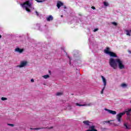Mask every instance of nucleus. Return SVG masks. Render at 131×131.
<instances>
[{
  "label": "nucleus",
  "instance_id": "1",
  "mask_svg": "<svg viewBox=\"0 0 131 131\" xmlns=\"http://www.w3.org/2000/svg\"><path fill=\"white\" fill-rule=\"evenodd\" d=\"M109 64L111 67H112L115 70L117 69V65L120 70L124 69L125 68L124 64H123V61L119 58L114 59L113 57H111L109 60Z\"/></svg>",
  "mask_w": 131,
  "mask_h": 131
},
{
  "label": "nucleus",
  "instance_id": "2",
  "mask_svg": "<svg viewBox=\"0 0 131 131\" xmlns=\"http://www.w3.org/2000/svg\"><path fill=\"white\" fill-rule=\"evenodd\" d=\"M130 112H131V108H126L125 110V111L122 113H120L118 114L116 116V119L119 122V123H121V118L125 114H126V115L127 116H130Z\"/></svg>",
  "mask_w": 131,
  "mask_h": 131
},
{
  "label": "nucleus",
  "instance_id": "3",
  "mask_svg": "<svg viewBox=\"0 0 131 131\" xmlns=\"http://www.w3.org/2000/svg\"><path fill=\"white\" fill-rule=\"evenodd\" d=\"M32 1L33 0H27L23 4H20L21 7L25 9L27 12L30 13L31 10H30L28 8H31L32 7Z\"/></svg>",
  "mask_w": 131,
  "mask_h": 131
},
{
  "label": "nucleus",
  "instance_id": "4",
  "mask_svg": "<svg viewBox=\"0 0 131 131\" xmlns=\"http://www.w3.org/2000/svg\"><path fill=\"white\" fill-rule=\"evenodd\" d=\"M83 123H84L85 125H87L89 127V129L85 131H98V130L95 129L96 126L93 125V123L90 122L89 120L84 121Z\"/></svg>",
  "mask_w": 131,
  "mask_h": 131
},
{
  "label": "nucleus",
  "instance_id": "5",
  "mask_svg": "<svg viewBox=\"0 0 131 131\" xmlns=\"http://www.w3.org/2000/svg\"><path fill=\"white\" fill-rule=\"evenodd\" d=\"M101 78H102V81L103 82L104 87L103 88V89L101 92V95H103V94H104V91L105 90V89L106 88V85L107 84V80H106V78H105V77H104V76H101Z\"/></svg>",
  "mask_w": 131,
  "mask_h": 131
},
{
  "label": "nucleus",
  "instance_id": "6",
  "mask_svg": "<svg viewBox=\"0 0 131 131\" xmlns=\"http://www.w3.org/2000/svg\"><path fill=\"white\" fill-rule=\"evenodd\" d=\"M34 29H37V30H39L40 31H42L43 28L41 27V26L39 24H37L34 25L33 27Z\"/></svg>",
  "mask_w": 131,
  "mask_h": 131
},
{
  "label": "nucleus",
  "instance_id": "7",
  "mask_svg": "<svg viewBox=\"0 0 131 131\" xmlns=\"http://www.w3.org/2000/svg\"><path fill=\"white\" fill-rule=\"evenodd\" d=\"M26 65H27V61H23L20 62V64L18 66V67H19V68H22L23 67H25Z\"/></svg>",
  "mask_w": 131,
  "mask_h": 131
},
{
  "label": "nucleus",
  "instance_id": "8",
  "mask_svg": "<svg viewBox=\"0 0 131 131\" xmlns=\"http://www.w3.org/2000/svg\"><path fill=\"white\" fill-rule=\"evenodd\" d=\"M104 110L105 111H107L110 114H112L113 115H116L117 112L115 111H112L111 110H109L108 108H105Z\"/></svg>",
  "mask_w": 131,
  "mask_h": 131
},
{
  "label": "nucleus",
  "instance_id": "9",
  "mask_svg": "<svg viewBox=\"0 0 131 131\" xmlns=\"http://www.w3.org/2000/svg\"><path fill=\"white\" fill-rule=\"evenodd\" d=\"M73 55L75 58H77V57H79V54L78 53V50H74L73 52Z\"/></svg>",
  "mask_w": 131,
  "mask_h": 131
},
{
  "label": "nucleus",
  "instance_id": "10",
  "mask_svg": "<svg viewBox=\"0 0 131 131\" xmlns=\"http://www.w3.org/2000/svg\"><path fill=\"white\" fill-rule=\"evenodd\" d=\"M24 51V49H21L19 48H16L15 49V52H16L17 53H19V54L23 53Z\"/></svg>",
  "mask_w": 131,
  "mask_h": 131
},
{
  "label": "nucleus",
  "instance_id": "11",
  "mask_svg": "<svg viewBox=\"0 0 131 131\" xmlns=\"http://www.w3.org/2000/svg\"><path fill=\"white\" fill-rule=\"evenodd\" d=\"M46 20L48 22H50V21H53V20H54V17L52 15H49L48 17H46Z\"/></svg>",
  "mask_w": 131,
  "mask_h": 131
},
{
  "label": "nucleus",
  "instance_id": "12",
  "mask_svg": "<svg viewBox=\"0 0 131 131\" xmlns=\"http://www.w3.org/2000/svg\"><path fill=\"white\" fill-rule=\"evenodd\" d=\"M109 56H110V57H113V58H117V55H116V53L113 52H111V53H110V54H108Z\"/></svg>",
  "mask_w": 131,
  "mask_h": 131
},
{
  "label": "nucleus",
  "instance_id": "13",
  "mask_svg": "<svg viewBox=\"0 0 131 131\" xmlns=\"http://www.w3.org/2000/svg\"><path fill=\"white\" fill-rule=\"evenodd\" d=\"M63 5H64L63 3H62L61 1H58L57 2L56 6L57 7L58 9H60V8H61Z\"/></svg>",
  "mask_w": 131,
  "mask_h": 131
},
{
  "label": "nucleus",
  "instance_id": "14",
  "mask_svg": "<svg viewBox=\"0 0 131 131\" xmlns=\"http://www.w3.org/2000/svg\"><path fill=\"white\" fill-rule=\"evenodd\" d=\"M104 52L105 54H106V55H109L111 51H110V48L109 47H107L104 49Z\"/></svg>",
  "mask_w": 131,
  "mask_h": 131
},
{
  "label": "nucleus",
  "instance_id": "15",
  "mask_svg": "<svg viewBox=\"0 0 131 131\" xmlns=\"http://www.w3.org/2000/svg\"><path fill=\"white\" fill-rule=\"evenodd\" d=\"M63 51L64 53H66V55L67 57H68V58L69 59L70 64H71V57H70V56H69L68 54H67V53L64 49H63Z\"/></svg>",
  "mask_w": 131,
  "mask_h": 131
},
{
  "label": "nucleus",
  "instance_id": "16",
  "mask_svg": "<svg viewBox=\"0 0 131 131\" xmlns=\"http://www.w3.org/2000/svg\"><path fill=\"white\" fill-rule=\"evenodd\" d=\"M126 35H128L129 36H130L131 30H126Z\"/></svg>",
  "mask_w": 131,
  "mask_h": 131
},
{
  "label": "nucleus",
  "instance_id": "17",
  "mask_svg": "<svg viewBox=\"0 0 131 131\" xmlns=\"http://www.w3.org/2000/svg\"><path fill=\"white\" fill-rule=\"evenodd\" d=\"M41 128H31L30 129L35 130H39V129H41Z\"/></svg>",
  "mask_w": 131,
  "mask_h": 131
},
{
  "label": "nucleus",
  "instance_id": "18",
  "mask_svg": "<svg viewBox=\"0 0 131 131\" xmlns=\"http://www.w3.org/2000/svg\"><path fill=\"white\" fill-rule=\"evenodd\" d=\"M37 3H43V2H46L47 0H35Z\"/></svg>",
  "mask_w": 131,
  "mask_h": 131
},
{
  "label": "nucleus",
  "instance_id": "19",
  "mask_svg": "<svg viewBox=\"0 0 131 131\" xmlns=\"http://www.w3.org/2000/svg\"><path fill=\"white\" fill-rule=\"evenodd\" d=\"M76 106H79V107H81V106H85V104H80L78 103H76Z\"/></svg>",
  "mask_w": 131,
  "mask_h": 131
},
{
  "label": "nucleus",
  "instance_id": "20",
  "mask_svg": "<svg viewBox=\"0 0 131 131\" xmlns=\"http://www.w3.org/2000/svg\"><path fill=\"white\" fill-rule=\"evenodd\" d=\"M43 78H45V79H47V78H49V77H50V75H45L44 76H43Z\"/></svg>",
  "mask_w": 131,
  "mask_h": 131
},
{
  "label": "nucleus",
  "instance_id": "21",
  "mask_svg": "<svg viewBox=\"0 0 131 131\" xmlns=\"http://www.w3.org/2000/svg\"><path fill=\"white\" fill-rule=\"evenodd\" d=\"M103 5L104 6H105V7H108L109 6V4H108V3L106 2H104L103 3Z\"/></svg>",
  "mask_w": 131,
  "mask_h": 131
},
{
  "label": "nucleus",
  "instance_id": "22",
  "mask_svg": "<svg viewBox=\"0 0 131 131\" xmlns=\"http://www.w3.org/2000/svg\"><path fill=\"white\" fill-rule=\"evenodd\" d=\"M122 88H126L127 86V84L126 83H123L121 84Z\"/></svg>",
  "mask_w": 131,
  "mask_h": 131
},
{
  "label": "nucleus",
  "instance_id": "23",
  "mask_svg": "<svg viewBox=\"0 0 131 131\" xmlns=\"http://www.w3.org/2000/svg\"><path fill=\"white\" fill-rule=\"evenodd\" d=\"M62 95H63L62 92H57L56 93V96H62Z\"/></svg>",
  "mask_w": 131,
  "mask_h": 131
},
{
  "label": "nucleus",
  "instance_id": "24",
  "mask_svg": "<svg viewBox=\"0 0 131 131\" xmlns=\"http://www.w3.org/2000/svg\"><path fill=\"white\" fill-rule=\"evenodd\" d=\"M124 126H125L126 127V129H129V127H128V126H127V124H126V123H124Z\"/></svg>",
  "mask_w": 131,
  "mask_h": 131
},
{
  "label": "nucleus",
  "instance_id": "25",
  "mask_svg": "<svg viewBox=\"0 0 131 131\" xmlns=\"http://www.w3.org/2000/svg\"><path fill=\"white\" fill-rule=\"evenodd\" d=\"M67 109H68V110H71V109H72L71 105H68L67 107Z\"/></svg>",
  "mask_w": 131,
  "mask_h": 131
},
{
  "label": "nucleus",
  "instance_id": "26",
  "mask_svg": "<svg viewBox=\"0 0 131 131\" xmlns=\"http://www.w3.org/2000/svg\"><path fill=\"white\" fill-rule=\"evenodd\" d=\"M1 100L2 101H6V100H8V98H7L6 97H2Z\"/></svg>",
  "mask_w": 131,
  "mask_h": 131
},
{
  "label": "nucleus",
  "instance_id": "27",
  "mask_svg": "<svg viewBox=\"0 0 131 131\" xmlns=\"http://www.w3.org/2000/svg\"><path fill=\"white\" fill-rule=\"evenodd\" d=\"M112 24H113V25H114V26H117V23L116 22H112Z\"/></svg>",
  "mask_w": 131,
  "mask_h": 131
},
{
  "label": "nucleus",
  "instance_id": "28",
  "mask_svg": "<svg viewBox=\"0 0 131 131\" xmlns=\"http://www.w3.org/2000/svg\"><path fill=\"white\" fill-rule=\"evenodd\" d=\"M8 125H9V126H11L12 127H14L15 126V125H14L13 124H7Z\"/></svg>",
  "mask_w": 131,
  "mask_h": 131
},
{
  "label": "nucleus",
  "instance_id": "29",
  "mask_svg": "<svg viewBox=\"0 0 131 131\" xmlns=\"http://www.w3.org/2000/svg\"><path fill=\"white\" fill-rule=\"evenodd\" d=\"M98 30H99V29H98V28L94 29V32H96L98 31Z\"/></svg>",
  "mask_w": 131,
  "mask_h": 131
},
{
  "label": "nucleus",
  "instance_id": "30",
  "mask_svg": "<svg viewBox=\"0 0 131 131\" xmlns=\"http://www.w3.org/2000/svg\"><path fill=\"white\" fill-rule=\"evenodd\" d=\"M35 13H36V16H39V13H38V12L37 11H36Z\"/></svg>",
  "mask_w": 131,
  "mask_h": 131
},
{
  "label": "nucleus",
  "instance_id": "31",
  "mask_svg": "<svg viewBox=\"0 0 131 131\" xmlns=\"http://www.w3.org/2000/svg\"><path fill=\"white\" fill-rule=\"evenodd\" d=\"M77 63H79L80 64V63H81V60H78L77 61Z\"/></svg>",
  "mask_w": 131,
  "mask_h": 131
},
{
  "label": "nucleus",
  "instance_id": "32",
  "mask_svg": "<svg viewBox=\"0 0 131 131\" xmlns=\"http://www.w3.org/2000/svg\"><path fill=\"white\" fill-rule=\"evenodd\" d=\"M91 8L93 9V10H96V7H95L94 6H92Z\"/></svg>",
  "mask_w": 131,
  "mask_h": 131
},
{
  "label": "nucleus",
  "instance_id": "33",
  "mask_svg": "<svg viewBox=\"0 0 131 131\" xmlns=\"http://www.w3.org/2000/svg\"><path fill=\"white\" fill-rule=\"evenodd\" d=\"M31 81L32 82H34V80L33 79H32L31 80Z\"/></svg>",
  "mask_w": 131,
  "mask_h": 131
},
{
  "label": "nucleus",
  "instance_id": "34",
  "mask_svg": "<svg viewBox=\"0 0 131 131\" xmlns=\"http://www.w3.org/2000/svg\"><path fill=\"white\" fill-rule=\"evenodd\" d=\"M53 126H51V127H49V129H52V128H53Z\"/></svg>",
  "mask_w": 131,
  "mask_h": 131
},
{
  "label": "nucleus",
  "instance_id": "35",
  "mask_svg": "<svg viewBox=\"0 0 131 131\" xmlns=\"http://www.w3.org/2000/svg\"><path fill=\"white\" fill-rule=\"evenodd\" d=\"M128 52L129 54H131V51H130V50H128Z\"/></svg>",
  "mask_w": 131,
  "mask_h": 131
},
{
  "label": "nucleus",
  "instance_id": "36",
  "mask_svg": "<svg viewBox=\"0 0 131 131\" xmlns=\"http://www.w3.org/2000/svg\"><path fill=\"white\" fill-rule=\"evenodd\" d=\"M107 123H110V121H107L106 122Z\"/></svg>",
  "mask_w": 131,
  "mask_h": 131
},
{
  "label": "nucleus",
  "instance_id": "37",
  "mask_svg": "<svg viewBox=\"0 0 131 131\" xmlns=\"http://www.w3.org/2000/svg\"><path fill=\"white\" fill-rule=\"evenodd\" d=\"M64 9H67V7H66V6H64Z\"/></svg>",
  "mask_w": 131,
  "mask_h": 131
},
{
  "label": "nucleus",
  "instance_id": "38",
  "mask_svg": "<svg viewBox=\"0 0 131 131\" xmlns=\"http://www.w3.org/2000/svg\"><path fill=\"white\" fill-rule=\"evenodd\" d=\"M91 104L90 103V104H88L87 105L88 106H91Z\"/></svg>",
  "mask_w": 131,
  "mask_h": 131
},
{
  "label": "nucleus",
  "instance_id": "39",
  "mask_svg": "<svg viewBox=\"0 0 131 131\" xmlns=\"http://www.w3.org/2000/svg\"><path fill=\"white\" fill-rule=\"evenodd\" d=\"M89 40L90 42H91V38H89Z\"/></svg>",
  "mask_w": 131,
  "mask_h": 131
},
{
  "label": "nucleus",
  "instance_id": "40",
  "mask_svg": "<svg viewBox=\"0 0 131 131\" xmlns=\"http://www.w3.org/2000/svg\"><path fill=\"white\" fill-rule=\"evenodd\" d=\"M114 126H117V124H115Z\"/></svg>",
  "mask_w": 131,
  "mask_h": 131
},
{
  "label": "nucleus",
  "instance_id": "41",
  "mask_svg": "<svg viewBox=\"0 0 131 131\" xmlns=\"http://www.w3.org/2000/svg\"><path fill=\"white\" fill-rule=\"evenodd\" d=\"M109 124H112V123L110 122Z\"/></svg>",
  "mask_w": 131,
  "mask_h": 131
},
{
  "label": "nucleus",
  "instance_id": "42",
  "mask_svg": "<svg viewBox=\"0 0 131 131\" xmlns=\"http://www.w3.org/2000/svg\"><path fill=\"white\" fill-rule=\"evenodd\" d=\"M0 38H2V35H0Z\"/></svg>",
  "mask_w": 131,
  "mask_h": 131
},
{
  "label": "nucleus",
  "instance_id": "43",
  "mask_svg": "<svg viewBox=\"0 0 131 131\" xmlns=\"http://www.w3.org/2000/svg\"><path fill=\"white\" fill-rule=\"evenodd\" d=\"M49 73H51V71H49Z\"/></svg>",
  "mask_w": 131,
  "mask_h": 131
},
{
  "label": "nucleus",
  "instance_id": "44",
  "mask_svg": "<svg viewBox=\"0 0 131 131\" xmlns=\"http://www.w3.org/2000/svg\"><path fill=\"white\" fill-rule=\"evenodd\" d=\"M61 17H63V15H61Z\"/></svg>",
  "mask_w": 131,
  "mask_h": 131
}]
</instances>
